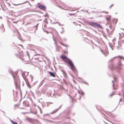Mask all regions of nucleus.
<instances>
[{
    "label": "nucleus",
    "instance_id": "nucleus-1",
    "mask_svg": "<svg viewBox=\"0 0 124 124\" xmlns=\"http://www.w3.org/2000/svg\"><path fill=\"white\" fill-rule=\"evenodd\" d=\"M61 58L63 60H65L66 59H67L68 61H67V63L70 66L71 70L76 75L77 71L75 67L74 66L73 63L69 59L67 58L64 55H61Z\"/></svg>",
    "mask_w": 124,
    "mask_h": 124
},
{
    "label": "nucleus",
    "instance_id": "nucleus-2",
    "mask_svg": "<svg viewBox=\"0 0 124 124\" xmlns=\"http://www.w3.org/2000/svg\"><path fill=\"white\" fill-rule=\"evenodd\" d=\"M117 57H119L120 58V59H122V60H124V57L120 56H116L110 59L109 61L108 62H109L110 63H111V65L110 66L109 65L108 67L109 68H110L111 70H112L113 69L114 67V65L112 64V62L116 58H117Z\"/></svg>",
    "mask_w": 124,
    "mask_h": 124
},
{
    "label": "nucleus",
    "instance_id": "nucleus-3",
    "mask_svg": "<svg viewBox=\"0 0 124 124\" xmlns=\"http://www.w3.org/2000/svg\"><path fill=\"white\" fill-rule=\"evenodd\" d=\"M88 24L90 26L94 28H99L101 29L102 28V27L97 23L89 22L88 23Z\"/></svg>",
    "mask_w": 124,
    "mask_h": 124
},
{
    "label": "nucleus",
    "instance_id": "nucleus-4",
    "mask_svg": "<svg viewBox=\"0 0 124 124\" xmlns=\"http://www.w3.org/2000/svg\"><path fill=\"white\" fill-rule=\"evenodd\" d=\"M11 73L12 75L14 80V83L16 85L17 84L16 81L18 79V77L17 75V72H16L14 73L12 71H11Z\"/></svg>",
    "mask_w": 124,
    "mask_h": 124
},
{
    "label": "nucleus",
    "instance_id": "nucleus-5",
    "mask_svg": "<svg viewBox=\"0 0 124 124\" xmlns=\"http://www.w3.org/2000/svg\"><path fill=\"white\" fill-rule=\"evenodd\" d=\"M120 60H119L117 63V66L116 67V68L118 69L119 70L121 69V66L122 65L121 63V61L120 60H121L120 59Z\"/></svg>",
    "mask_w": 124,
    "mask_h": 124
},
{
    "label": "nucleus",
    "instance_id": "nucleus-6",
    "mask_svg": "<svg viewBox=\"0 0 124 124\" xmlns=\"http://www.w3.org/2000/svg\"><path fill=\"white\" fill-rule=\"evenodd\" d=\"M38 7L39 8V9L42 10H44L46 9V7L44 5H38Z\"/></svg>",
    "mask_w": 124,
    "mask_h": 124
},
{
    "label": "nucleus",
    "instance_id": "nucleus-7",
    "mask_svg": "<svg viewBox=\"0 0 124 124\" xmlns=\"http://www.w3.org/2000/svg\"><path fill=\"white\" fill-rule=\"evenodd\" d=\"M112 43H111V44H110V47L111 48L112 50H113V49L112 47V46H114L116 45V44H115V42L114 39L112 40Z\"/></svg>",
    "mask_w": 124,
    "mask_h": 124
},
{
    "label": "nucleus",
    "instance_id": "nucleus-8",
    "mask_svg": "<svg viewBox=\"0 0 124 124\" xmlns=\"http://www.w3.org/2000/svg\"><path fill=\"white\" fill-rule=\"evenodd\" d=\"M26 60L27 61H29V60H31V59H30V57L29 54L28 53H27V54L26 55Z\"/></svg>",
    "mask_w": 124,
    "mask_h": 124
},
{
    "label": "nucleus",
    "instance_id": "nucleus-9",
    "mask_svg": "<svg viewBox=\"0 0 124 124\" xmlns=\"http://www.w3.org/2000/svg\"><path fill=\"white\" fill-rule=\"evenodd\" d=\"M48 72L51 76L53 77H55V75L54 73L50 71H48Z\"/></svg>",
    "mask_w": 124,
    "mask_h": 124
},
{
    "label": "nucleus",
    "instance_id": "nucleus-10",
    "mask_svg": "<svg viewBox=\"0 0 124 124\" xmlns=\"http://www.w3.org/2000/svg\"><path fill=\"white\" fill-rule=\"evenodd\" d=\"M58 109H55L52 112H51L50 113V114H52L54 113L55 112H57L58 111Z\"/></svg>",
    "mask_w": 124,
    "mask_h": 124
},
{
    "label": "nucleus",
    "instance_id": "nucleus-11",
    "mask_svg": "<svg viewBox=\"0 0 124 124\" xmlns=\"http://www.w3.org/2000/svg\"><path fill=\"white\" fill-rule=\"evenodd\" d=\"M111 16H108L106 17V19L107 21H108L109 20Z\"/></svg>",
    "mask_w": 124,
    "mask_h": 124
},
{
    "label": "nucleus",
    "instance_id": "nucleus-12",
    "mask_svg": "<svg viewBox=\"0 0 124 124\" xmlns=\"http://www.w3.org/2000/svg\"><path fill=\"white\" fill-rule=\"evenodd\" d=\"M43 120L45 121H48V122H49L52 123L53 122V121H51V120H48V119H43Z\"/></svg>",
    "mask_w": 124,
    "mask_h": 124
},
{
    "label": "nucleus",
    "instance_id": "nucleus-13",
    "mask_svg": "<svg viewBox=\"0 0 124 124\" xmlns=\"http://www.w3.org/2000/svg\"><path fill=\"white\" fill-rule=\"evenodd\" d=\"M22 52H20V53L18 52L17 54H16V55L17 57H19V56H20L21 54H22Z\"/></svg>",
    "mask_w": 124,
    "mask_h": 124
},
{
    "label": "nucleus",
    "instance_id": "nucleus-14",
    "mask_svg": "<svg viewBox=\"0 0 124 124\" xmlns=\"http://www.w3.org/2000/svg\"><path fill=\"white\" fill-rule=\"evenodd\" d=\"M109 28H110V30H111L113 28V25L111 23L109 25Z\"/></svg>",
    "mask_w": 124,
    "mask_h": 124
},
{
    "label": "nucleus",
    "instance_id": "nucleus-15",
    "mask_svg": "<svg viewBox=\"0 0 124 124\" xmlns=\"http://www.w3.org/2000/svg\"><path fill=\"white\" fill-rule=\"evenodd\" d=\"M10 121L13 124H18L17 122H14L11 120H10Z\"/></svg>",
    "mask_w": 124,
    "mask_h": 124
},
{
    "label": "nucleus",
    "instance_id": "nucleus-16",
    "mask_svg": "<svg viewBox=\"0 0 124 124\" xmlns=\"http://www.w3.org/2000/svg\"><path fill=\"white\" fill-rule=\"evenodd\" d=\"M113 89H117V87L116 86H114V84L113 85Z\"/></svg>",
    "mask_w": 124,
    "mask_h": 124
},
{
    "label": "nucleus",
    "instance_id": "nucleus-17",
    "mask_svg": "<svg viewBox=\"0 0 124 124\" xmlns=\"http://www.w3.org/2000/svg\"><path fill=\"white\" fill-rule=\"evenodd\" d=\"M61 71L62 72L63 74H64V75H66V73H65V70H62Z\"/></svg>",
    "mask_w": 124,
    "mask_h": 124
},
{
    "label": "nucleus",
    "instance_id": "nucleus-18",
    "mask_svg": "<svg viewBox=\"0 0 124 124\" xmlns=\"http://www.w3.org/2000/svg\"><path fill=\"white\" fill-rule=\"evenodd\" d=\"M115 93V92L113 93L112 94H111L110 95V97H111L114 94V93Z\"/></svg>",
    "mask_w": 124,
    "mask_h": 124
},
{
    "label": "nucleus",
    "instance_id": "nucleus-19",
    "mask_svg": "<svg viewBox=\"0 0 124 124\" xmlns=\"http://www.w3.org/2000/svg\"><path fill=\"white\" fill-rule=\"evenodd\" d=\"M60 44H62V45H63V46H68L67 45H65V44H63L62 43H61V42H60Z\"/></svg>",
    "mask_w": 124,
    "mask_h": 124
},
{
    "label": "nucleus",
    "instance_id": "nucleus-20",
    "mask_svg": "<svg viewBox=\"0 0 124 124\" xmlns=\"http://www.w3.org/2000/svg\"><path fill=\"white\" fill-rule=\"evenodd\" d=\"M18 21H13L12 22L14 23H17L18 22Z\"/></svg>",
    "mask_w": 124,
    "mask_h": 124
},
{
    "label": "nucleus",
    "instance_id": "nucleus-21",
    "mask_svg": "<svg viewBox=\"0 0 124 124\" xmlns=\"http://www.w3.org/2000/svg\"><path fill=\"white\" fill-rule=\"evenodd\" d=\"M27 85H28V87H29V88H31V87L30 86V85H28V84H27Z\"/></svg>",
    "mask_w": 124,
    "mask_h": 124
},
{
    "label": "nucleus",
    "instance_id": "nucleus-22",
    "mask_svg": "<svg viewBox=\"0 0 124 124\" xmlns=\"http://www.w3.org/2000/svg\"><path fill=\"white\" fill-rule=\"evenodd\" d=\"M44 21L45 23H46V21L47 22V20L46 18H45L44 20Z\"/></svg>",
    "mask_w": 124,
    "mask_h": 124
},
{
    "label": "nucleus",
    "instance_id": "nucleus-23",
    "mask_svg": "<svg viewBox=\"0 0 124 124\" xmlns=\"http://www.w3.org/2000/svg\"><path fill=\"white\" fill-rule=\"evenodd\" d=\"M69 15L70 16H72L74 15V14L72 13H70L69 14Z\"/></svg>",
    "mask_w": 124,
    "mask_h": 124
},
{
    "label": "nucleus",
    "instance_id": "nucleus-24",
    "mask_svg": "<svg viewBox=\"0 0 124 124\" xmlns=\"http://www.w3.org/2000/svg\"><path fill=\"white\" fill-rule=\"evenodd\" d=\"M114 31V29H113V30H112L110 31H111V33H112L113 32V31Z\"/></svg>",
    "mask_w": 124,
    "mask_h": 124
},
{
    "label": "nucleus",
    "instance_id": "nucleus-25",
    "mask_svg": "<svg viewBox=\"0 0 124 124\" xmlns=\"http://www.w3.org/2000/svg\"><path fill=\"white\" fill-rule=\"evenodd\" d=\"M23 3H21V4H14V5H15V6H16V5H20V4H23Z\"/></svg>",
    "mask_w": 124,
    "mask_h": 124
},
{
    "label": "nucleus",
    "instance_id": "nucleus-26",
    "mask_svg": "<svg viewBox=\"0 0 124 124\" xmlns=\"http://www.w3.org/2000/svg\"><path fill=\"white\" fill-rule=\"evenodd\" d=\"M114 80L115 81H116V78L114 77Z\"/></svg>",
    "mask_w": 124,
    "mask_h": 124
},
{
    "label": "nucleus",
    "instance_id": "nucleus-27",
    "mask_svg": "<svg viewBox=\"0 0 124 124\" xmlns=\"http://www.w3.org/2000/svg\"><path fill=\"white\" fill-rule=\"evenodd\" d=\"M113 6V4L111 5L109 7V8H111Z\"/></svg>",
    "mask_w": 124,
    "mask_h": 124
},
{
    "label": "nucleus",
    "instance_id": "nucleus-28",
    "mask_svg": "<svg viewBox=\"0 0 124 124\" xmlns=\"http://www.w3.org/2000/svg\"><path fill=\"white\" fill-rule=\"evenodd\" d=\"M60 7V8H62V9H63L65 10H67V9H63V8H61V7Z\"/></svg>",
    "mask_w": 124,
    "mask_h": 124
},
{
    "label": "nucleus",
    "instance_id": "nucleus-29",
    "mask_svg": "<svg viewBox=\"0 0 124 124\" xmlns=\"http://www.w3.org/2000/svg\"><path fill=\"white\" fill-rule=\"evenodd\" d=\"M33 77H32L31 78V81H32V78H33Z\"/></svg>",
    "mask_w": 124,
    "mask_h": 124
},
{
    "label": "nucleus",
    "instance_id": "nucleus-30",
    "mask_svg": "<svg viewBox=\"0 0 124 124\" xmlns=\"http://www.w3.org/2000/svg\"><path fill=\"white\" fill-rule=\"evenodd\" d=\"M122 101V99L121 98H120V101H119V102H120L121 101Z\"/></svg>",
    "mask_w": 124,
    "mask_h": 124
},
{
    "label": "nucleus",
    "instance_id": "nucleus-31",
    "mask_svg": "<svg viewBox=\"0 0 124 124\" xmlns=\"http://www.w3.org/2000/svg\"><path fill=\"white\" fill-rule=\"evenodd\" d=\"M49 115V114H46L45 115H45L46 116H47V115Z\"/></svg>",
    "mask_w": 124,
    "mask_h": 124
},
{
    "label": "nucleus",
    "instance_id": "nucleus-32",
    "mask_svg": "<svg viewBox=\"0 0 124 124\" xmlns=\"http://www.w3.org/2000/svg\"><path fill=\"white\" fill-rule=\"evenodd\" d=\"M122 79H123V80L124 81V77H123L122 78Z\"/></svg>",
    "mask_w": 124,
    "mask_h": 124
},
{
    "label": "nucleus",
    "instance_id": "nucleus-33",
    "mask_svg": "<svg viewBox=\"0 0 124 124\" xmlns=\"http://www.w3.org/2000/svg\"><path fill=\"white\" fill-rule=\"evenodd\" d=\"M81 94H82L83 95H84V93L83 92H82V93H81Z\"/></svg>",
    "mask_w": 124,
    "mask_h": 124
},
{
    "label": "nucleus",
    "instance_id": "nucleus-34",
    "mask_svg": "<svg viewBox=\"0 0 124 124\" xmlns=\"http://www.w3.org/2000/svg\"><path fill=\"white\" fill-rule=\"evenodd\" d=\"M24 74H24V73L23 72V74H22V75L23 77V75H24Z\"/></svg>",
    "mask_w": 124,
    "mask_h": 124
},
{
    "label": "nucleus",
    "instance_id": "nucleus-35",
    "mask_svg": "<svg viewBox=\"0 0 124 124\" xmlns=\"http://www.w3.org/2000/svg\"><path fill=\"white\" fill-rule=\"evenodd\" d=\"M29 119H30V118H27V120H29Z\"/></svg>",
    "mask_w": 124,
    "mask_h": 124
},
{
    "label": "nucleus",
    "instance_id": "nucleus-36",
    "mask_svg": "<svg viewBox=\"0 0 124 124\" xmlns=\"http://www.w3.org/2000/svg\"><path fill=\"white\" fill-rule=\"evenodd\" d=\"M0 6H1V8H2V9H3V8H2V5L1 4H0Z\"/></svg>",
    "mask_w": 124,
    "mask_h": 124
},
{
    "label": "nucleus",
    "instance_id": "nucleus-37",
    "mask_svg": "<svg viewBox=\"0 0 124 124\" xmlns=\"http://www.w3.org/2000/svg\"><path fill=\"white\" fill-rule=\"evenodd\" d=\"M106 30H107V31H108H108H109V30H108V29H107Z\"/></svg>",
    "mask_w": 124,
    "mask_h": 124
},
{
    "label": "nucleus",
    "instance_id": "nucleus-38",
    "mask_svg": "<svg viewBox=\"0 0 124 124\" xmlns=\"http://www.w3.org/2000/svg\"><path fill=\"white\" fill-rule=\"evenodd\" d=\"M117 44H118V47H120V46H119V44L118 43H117Z\"/></svg>",
    "mask_w": 124,
    "mask_h": 124
},
{
    "label": "nucleus",
    "instance_id": "nucleus-39",
    "mask_svg": "<svg viewBox=\"0 0 124 124\" xmlns=\"http://www.w3.org/2000/svg\"><path fill=\"white\" fill-rule=\"evenodd\" d=\"M64 32V31H63L62 32H61V33H62L63 32Z\"/></svg>",
    "mask_w": 124,
    "mask_h": 124
},
{
    "label": "nucleus",
    "instance_id": "nucleus-40",
    "mask_svg": "<svg viewBox=\"0 0 124 124\" xmlns=\"http://www.w3.org/2000/svg\"><path fill=\"white\" fill-rule=\"evenodd\" d=\"M1 26L2 27H4V26H3V24H2V26Z\"/></svg>",
    "mask_w": 124,
    "mask_h": 124
},
{
    "label": "nucleus",
    "instance_id": "nucleus-41",
    "mask_svg": "<svg viewBox=\"0 0 124 124\" xmlns=\"http://www.w3.org/2000/svg\"><path fill=\"white\" fill-rule=\"evenodd\" d=\"M61 106L59 107V108H61Z\"/></svg>",
    "mask_w": 124,
    "mask_h": 124
},
{
    "label": "nucleus",
    "instance_id": "nucleus-42",
    "mask_svg": "<svg viewBox=\"0 0 124 124\" xmlns=\"http://www.w3.org/2000/svg\"><path fill=\"white\" fill-rule=\"evenodd\" d=\"M53 39L54 40V41H55V40L54 39V38H53Z\"/></svg>",
    "mask_w": 124,
    "mask_h": 124
},
{
    "label": "nucleus",
    "instance_id": "nucleus-43",
    "mask_svg": "<svg viewBox=\"0 0 124 124\" xmlns=\"http://www.w3.org/2000/svg\"><path fill=\"white\" fill-rule=\"evenodd\" d=\"M101 51L102 53H103L102 51L101 50Z\"/></svg>",
    "mask_w": 124,
    "mask_h": 124
},
{
    "label": "nucleus",
    "instance_id": "nucleus-44",
    "mask_svg": "<svg viewBox=\"0 0 124 124\" xmlns=\"http://www.w3.org/2000/svg\"><path fill=\"white\" fill-rule=\"evenodd\" d=\"M112 82L113 83V82H114V81H112Z\"/></svg>",
    "mask_w": 124,
    "mask_h": 124
},
{
    "label": "nucleus",
    "instance_id": "nucleus-45",
    "mask_svg": "<svg viewBox=\"0 0 124 124\" xmlns=\"http://www.w3.org/2000/svg\"><path fill=\"white\" fill-rule=\"evenodd\" d=\"M62 29L63 30H64V28H62Z\"/></svg>",
    "mask_w": 124,
    "mask_h": 124
},
{
    "label": "nucleus",
    "instance_id": "nucleus-46",
    "mask_svg": "<svg viewBox=\"0 0 124 124\" xmlns=\"http://www.w3.org/2000/svg\"><path fill=\"white\" fill-rule=\"evenodd\" d=\"M117 21V20H116V23Z\"/></svg>",
    "mask_w": 124,
    "mask_h": 124
},
{
    "label": "nucleus",
    "instance_id": "nucleus-47",
    "mask_svg": "<svg viewBox=\"0 0 124 124\" xmlns=\"http://www.w3.org/2000/svg\"><path fill=\"white\" fill-rule=\"evenodd\" d=\"M49 103H51V104H52L53 103H51V102H49Z\"/></svg>",
    "mask_w": 124,
    "mask_h": 124
},
{
    "label": "nucleus",
    "instance_id": "nucleus-48",
    "mask_svg": "<svg viewBox=\"0 0 124 124\" xmlns=\"http://www.w3.org/2000/svg\"><path fill=\"white\" fill-rule=\"evenodd\" d=\"M103 54H104V55H105V53H103Z\"/></svg>",
    "mask_w": 124,
    "mask_h": 124
},
{
    "label": "nucleus",
    "instance_id": "nucleus-49",
    "mask_svg": "<svg viewBox=\"0 0 124 124\" xmlns=\"http://www.w3.org/2000/svg\"><path fill=\"white\" fill-rule=\"evenodd\" d=\"M25 103L24 102V101L23 102V104H24Z\"/></svg>",
    "mask_w": 124,
    "mask_h": 124
},
{
    "label": "nucleus",
    "instance_id": "nucleus-50",
    "mask_svg": "<svg viewBox=\"0 0 124 124\" xmlns=\"http://www.w3.org/2000/svg\"><path fill=\"white\" fill-rule=\"evenodd\" d=\"M119 35H120V33H119Z\"/></svg>",
    "mask_w": 124,
    "mask_h": 124
},
{
    "label": "nucleus",
    "instance_id": "nucleus-51",
    "mask_svg": "<svg viewBox=\"0 0 124 124\" xmlns=\"http://www.w3.org/2000/svg\"><path fill=\"white\" fill-rule=\"evenodd\" d=\"M116 46L117 47H118V46Z\"/></svg>",
    "mask_w": 124,
    "mask_h": 124
},
{
    "label": "nucleus",
    "instance_id": "nucleus-52",
    "mask_svg": "<svg viewBox=\"0 0 124 124\" xmlns=\"http://www.w3.org/2000/svg\"><path fill=\"white\" fill-rule=\"evenodd\" d=\"M119 95H120V94H119Z\"/></svg>",
    "mask_w": 124,
    "mask_h": 124
},
{
    "label": "nucleus",
    "instance_id": "nucleus-53",
    "mask_svg": "<svg viewBox=\"0 0 124 124\" xmlns=\"http://www.w3.org/2000/svg\"><path fill=\"white\" fill-rule=\"evenodd\" d=\"M3 112H4H4L3 111Z\"/></svg>",
    "mask_w": 124,
    "mask_h": 124
},
{
    "label": "nucleus",
    "instance_id": "nucleus-54",
    "mask_svg": "<svg viewBox=\"0 0 124 124\" xmlns=\"http://www.w3.org/2000/svg\"><path fill=\"white\" fill-rule=\"evenodd\" d=\"M0 9H1L0 8Z\"/></svg>",
    "mask_w": 124,
    "mask_h": 124
}]
</instances>
